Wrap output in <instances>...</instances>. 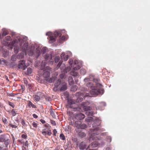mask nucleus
Returning a JSON list of instances; mask_svg holds the SVG:
<instances>
[{
	"instance_id": "1",
	"label": "nucleus",
	"mask_w": 150,
	"mask_h": 150,
	"mask_svg": "<svg viewBox=\"0 0 150 150\" xmlns=\"http://www.w3.org/2000/svg\"><path fill=\"white\" fill-rule=\"evenodd\" d=\"M100 120L97 118L96 119L92 125L93 128L90 129L89 131V140L94 141L89 145L91 148L96 147L100 144L98 140L100 139V137L97 136L99 134V132L104 130L103 129H101L100 127Z\"/></svg>"
},
{
	"instance_id": "2",
	"label": "nucleus",
	"mask_w": 150,
	"mask_h": 150,
	"mask_svg": "<svg viewBox=\"0 0 150 150\" xmlns=\"http://www.w3.org/2000/svg\"><path fill=\"white\" fill-rule=\"evenodd\" d=\"M86 86L88 87H90L91 89L89 94L92 96H96L100 94H103L104 93V90L103 88H97L92 82H89L87 83Z\"/></svg>"
},
{
	"instance_id": "3",
	"label": "nucleus",
	"mask_w": 150,
	"mask_h": 150,
	"mask_svg": "<svg viewBox=\"0 0 150 150\" xmlns=\"http://www.w3.org/2000/svg\"><path fill=\"white\" fill-rule=\"evenodd\" d=\"M81 91L78 92L76 93V96H78L76 100V102L77 103L81 102L83 100V98L85 99L87 98V99L88 98L92 97L89 93L85 92L87 90L86 88L82 87L81 88Z\"/></svg>"
},
{
	"instance_id": "4",
	"label": "nucleus",
	"mask_w": 150,
	"mask_h": 150,
	"mask_svg": "<svg viewBox=\"0 0 150 150\" xmlns=\"http://www.w3.org/2000/svg\"><path fill=\"white\" fill-rule=\"evenodd\" d=\"M11 35L14 38V41L15 43L18 44L21 47L23 50H27L28 48V45L27 43H25L23 46L22 45L23 43H24V41L22 40L21 37L19 35H16L15 33L13 32L11 33Z\"/></svg>"
},
{
	"instance_id": "5",
	"label": "nucleus",
	"mask_w": 150,
	"mask_h": 150,
	"mask_svg": "<svg viewBox=\"0 0 150 150\" xmlns=\"http://www.w3.org/2000/svg\"><path fill=\"white\" fill-rule=\"evenodd\" d=\"M51 71L52 69L49 67H46L43 70L42 76L44 78H45L46 81H47L48 79L50 74V72Z\"/></svg>"
},
{
	"instance_id": "6",
	"label": "nucleus",
	"mask_w": 150,
	"mask_h": 150,
	"mask_svg": "<svg viewBox=\"0 0 150 150\" xmlns=\"http://www.w3.org/2000/svg\"><path fill=\"white\" fill-rule=\"evenodd\" d=\"M25 61L24 60H20L19 61L18 65V67L19 69H22L25 70L27 67L25 64Z\"/></svg>"
},
{
	"instance_id": "7",
	"label": "nucleus",
	"mask_w": 150,
	"mask_h": 150,
	"mask_svg": "<svg viewBox=\"0 0 150 150\" xmlns=\"http://www.w3.org/2000/svg\"><path fill=\"white\" fill-rule=\"evenodd\" d=\"M81 66L78 65L76 67H74L73 68V71L71 72V75L74 77H76L79 76L78 73L75 71L78 70L80 69Z\"/></svg>"
},
{
	"instance_id": "8",
	"label": "nucleus",
	"mask_w": 150,
	"mask_h": 150,
	"mask_svg": "<svg viewBox=\"0 0 150 150\" xmlns=\"http://www.w3.org/2000/svg\"><path fill=\"white\" fill-rule=\"evenodd\" d=\"M89 146H87L85 142H82L80 143L79 145V149L80 150H83L85 149H88Z\"/></svg>"
},
{
	"instance_id": "9",
	"label": "nucleus",
	"mask_w": 150,
	"mask_h": 150,
	"mask_svg": "<svg viewBox=\"0 0 150 150\" xmlns=\"http://www.w3.org/2000/svg\"><path fill=\"white\" fill-rule=\"evenodd\" d=\"M74 117L76 119L82 120L85 117V115L81 113H76L74 115Z\"/></svg>"
},
{
	"instance_id": "10",
	"label": "nucleus",
	"mask_w": 150,
	"mask_h": 150,
	"mask_svg": "<svg viewBox=\"0 0 150 150\" xmlns=\"http://www.w3.org/2000/svg\"><path fill=\"white\" fill-rule=\"evenodd\" d=\"M23 56L21 54H19L17 57L15 54H13L11 57V60L13 62H15L17 58L21 59L23 58Z\"/></svg>"
},
{
	"instance_id": "11",
	"label": "nucleus",
	"mask_w": 150,
	"mask_h": 150,
	"mask_svg": "<svg viewBox=\"0 0 150 150\" xmlns=\"http://www.w3.org/2000/svg\"><path fill=\"white\" fill-rule=\"evenodd\" d=\"M51 33L50 32H48L46 33V35L49 36V38L50 40L49 42L50 43H52L55 42L56 40L55 38L53 36L51 35Z\"/></svg>"
},
{
	"instance_id": "12",
	"label": "nucleus",
	"mask_w": 150,
	"mask_h": 150,
	"mask_svg": "<svg viewBox=\"0 0 150 150\" xmlns=\"http://www.w3.org/2000/svg\"><path fill=\"white\" fill-rule=\"evenodd\" d=\"M93 82L95 83L94 85L97 88L100 89V88H102V85L99 83V80L97 79H93Z\"/></svg>"
},
{
	"instance_id": "13",
	"label": "nucleus",
	"mask_w": 150,
	"mask_h": 150,
	"mask_svg": "<svg viewBox=\"0 0 150 150\" xmlns=\"http://www.w3.org/2000/svg\"><path fill=\"white\" fill-rule=\"evenodd\" d=\"M81 105L83 107V109L85 111L88 112L91 109V108L90 106H86V104L85 102H83L81 104Z\"/></svg>"
},
{
	"instance_id": "14",
	"label": "nucleus",
	"mask_w": 150,
	"mask_h": 150,
	"mask_svg": "<svg viewBox=\"0 0 150 150\" xmlns=\"http://www.w3.org/2000/svg\"><path fill=\"white\" fill-rule=\"evenodd\" d=\"M59 88V90L61 91H63L66 90L67 89L66 83L65 82H63Z\"/></svg>"
},
{
	"instance_id": "15",
	"label": "nucleus",
	"mask_w": 150,
	"mask_h": 150,
	"mask_svg": "<svg viewBox=\"0 0 150 150\" xmlns=\"http://www.w3.org/2000/svg\"><path fill=\"white\" fill-rule=\"evenodd\" d=\"M42 133L44 136H46L47 135L48 136H50L52 134L51 130L49 129L47 130H45V129L43 130L42 131Z\"/></svg>"
},
{
	"instance_id": "16",
	"label": "nucleus",
	"mask_w": 150,
	"mask_h": 150,
	"mask_svg": "<svg viewBox=\"0 0 150 150\" xmlns=\"http://www.w3.org/2000/svg\"><path fill=\"white\" fill-rule=\"evenodd\" d=\"M63 82L61 79H59L55 82L54 86L56 87H59V88Z\"/></svg>"
},
{
	"instance_id": "17",
	"label": "nucleus",
	"mask_w": 150,
	"mask_h": 150,
	"mask_svg": "<svg viewBox=\"0 0 150 150\" xmlns=\"http://www.w3.org/2000/svg\"><path fill=\"white\" fill-rule=\"evenodd\" d=\"M65 32V30H62L60 31H56L54 32V34L55 37H57L58 36L60 37L62 35L61 32H62V33H64Z\"/></svg>"
},
{
	"instance_id": "18",
	"label": "nucleus",
	"mask_w": 150,
	"mask_h": 150,
	"mask_svg": "<svg viewBox=\"0 0 150 150\" xmlns=\"http://www.w3.org/2000/svg\"><path fill=\"white\" fill-rule=\"evenodd\" d=\"M52 58V55L50 53L46 54L44 57L46 61L50 60Z\"/></svg>"
},
{
	"instance_id": "19",
	"label": "nucleus",
	"mask_w": 150,
	"mask_h": 150,
	"mask_svg": "<svg viewBox=\"0 0 150 150\" xmlns=\"http://www.w3.org/2000/svg\"><path fill=\"white\" fill-rule=\"evenodd\" d=\"M68 81L70 85H71L74 84V81L72 76H70L69 77Z\"/></svg>"
},
{
	"instance_id": "20",
	"label": "nucleus",
	"mask_w": 150,
	"mask_h": 150,
	"mask_svg": "<svg viewBox=\"0 0 150 150\" xmlns=\"http://www.w3.org/2000/svg\"><path fill=\"white\" fill-rule=\"evenodd\" d=\"M75 127H76L79 129V128L81 125V122L79 121H76L75 122Z\"/></svg>"
},
{
	"instance_id": "21",
	"label": "nucleus",
	"mask_w": 150,
	"mask_h": 150,
	"mask_svg": "<svg viewBox=\"0 0 150 150\" xmlns=\"http://www.w3.org/2000/svg\"><path fill=\"white\" fill-rule=\"evenodd\" d=\"M28 106L30 108L31 106L33 108H36V105L33 104L32 102L30 100L28 101Z\"/></svg>"
},
{
	"instance_id": "22",
	"label": "nucleus",
	"mask_w": 150,
	"mask_h": 150,
	"mask_svg": "<svg viewBox=\"0 0 150 150\" xmlns=\"http://www.w3.org/2000/svg\"><path fill=\"white\" fill-rule=\"evenodd\" d=\"M56 78L54 77H52L51 78L49 79L48 78V79L47 81L48 82L50 83H51L54 82Z\"/></svg>"
},
{
	"instance_id": "23",
	"label": "nucleus",
	"mask_w": 150,
	"mask_h": 150,
	"mask_svg": "<svg viewBox=\"0 0 150 150\" xmlns=\"http://www.w3.org/2000/svg\"><path fill=\"white\" fill-rule=\"evenodd\" d=\"M72 67H71V66L69 67H66L65 69L63 71L64 73L67 74V72L70 71Z\"/></svg>"
},
{
	"instance_id": "24",
	"label": "nucleus",
	"mask_w": 150,
	"mask_h": 150,
	"mask_svg": "<svg viewBox=\"0 0 150 150\" xmlns=\"http://www.w3.org/2000/svg\"><path fill=\"white\" fill-rule=\"evenodd\" d=\"M78 135L79 137L82 138L86 136L85 133L82 132H79L78 134Z\"/></svg>"
},
{
	"instance_id": "25",
	"label": "nucleus",
	"mask_w": 150,
	"mask_h": 150,
	"mask_svg": "<svg viewBox=\"0 0 150 150\" xmlns=\"http://www.w3.org/2000/svg\"><path fill=\"white\" fill-rule=\"evenodd\" d=\"M87 127V125L85 124H83L80 125L79 128V129H85Z\"/></svg>"
},
{
	"instance_id": "26",
	"label": "nucleus",
	"mask_w": 150,
	"mask_h": 150,
	"mask_svg": "<svg viewBox=\"0 0 150 150\" xmlns=\"http://www.w3.org/2000/svg\"><path fill=\"white\" fill-rule=\"evenodd\" d=\"M68 103L70 105V107H72L71 105L75 104V101L72 99H71L68 100Z\"/></svg>"
},
{
	"instance_id": "27",
	"label": "nucleus",
	"mask_w": 150,
	"mask_h": 150,
	"mask_svg": "<svg viewBox=\"0 0 150 150\" xmlns=\"http://www.w3.org/2000/svg\"><path fill=\"white\" fill-rule=\"evenodd\" d=\"M73 111H78L81 112V111L82 110L81 108L79 107L73 108Z\"/></svg>"
},
{
	"instance_id": "28",
	"label": "nucleus",
	"mask_w": 150,
	"mask_h": 150,
	"mask_svg": "<svg viewBox=\"0 0 150 150\" xmlns=\"http://www.w3.org/2000/svg\"><path fill=\"white\" fill-rule=\"evenodd\" d=\"M66 73H64L63 71L62 72V74L59 75L60 78L62 79L66 77Z\"/></svg>"
},
{
	"instance_id": "29",
	"label": "nucleus",
	"mask_w": 150,
	"mask_h": 150,
	"mask_svg": "<svg viewBox=\"0 0 150 150\" xmlns=\"http://www.w3.org/2000/svg\"><path fill=\"white\" fill-rule=\"evenodd\" d=\"M39 96H36L35 95H33V97L37 101H39L40 99V97H39Z\"/></svg>"
},
{
	"instance_id": "30",
	"label": "nucleus",
	"mask_w": 150,
	"mask_h": 150,
	"mask_svg": "<svg viewBox=\"0 0 150 150\" xmlns=\"http://www.w3.org/2000/svg\"><path fill=\"white\" fill-rule=\"evenodd\" d=\"M27 74H30L32 73L33 71V70L32 69H31V68L29 67L27 68Z\"/></svg>"
},
{
	"instance_id": "31",
	"label": "nucleus",
	"mask_w": 150,
	"mask_h": 150,
	"mask_svg": "<svg viewBox=\"0 0 150 150\" xmlns=\"http://www.w3.org/2000/svg\"><path fill=\"white\" fill-rule=\"evenodd\" d=\"M60 57L59 56H56L54 58V62L55 63H57L60 61Z\"/></svg>"
},
{
	"instance_id": "32",
	"label": "nucleus",
	"mask_w": 150,
	"mask_h": 150,
	"mask_svg": "<svg viewBox=\"0 0 150 150\" xmlns=\"http://www.w3.org/2000/svg\"><path fill=\"white\" fill-rule=\"evenodd\" d=\"M36 53L37 54V57H38L40 54V50L39 48H36Z\"/></svg>"
},
{
	"instance_id": "33",
	"label": "nucleus",
	"mask_w": 150,
	"mask_h": 150,
	"mask_svg": "<svg viewBox=\"0 0 150 150\" xmlns=\"http://www.w3.org/2000/svg\"><path fill=\"white\" fill-rule=\"evenodd\" d=\"M59 137L60 139H61L63 140H64L66 139V138L64 135L62 133L60 134Z\"/></svg>"
},
{
	"instance_id": "34",
	"label": "nucleus",
	"mask_w": 150,
	"mask_h": 150,
	"mask_svg": "<svg viewBox=\"0 0 150 150\" xmlns=\"http://www.w3.org/2000/svg\"><path fill=\"white\" fill-rule=\"evenodd\" d=\"M47 50V48L46 47H43L41 50V52L43 54H44L46 52Z\"/></svg>"
},
{
	"instance_id": "35",
	"label": "nucleus",
	"mask_w": 150,
	"mask_h": 150,
	"mask_svg": "<svg viewBox=\"0 0 150 150\" xmlns=\"http://www.w3.org/2000/svg\"><path fill=\"white\" fill-rule=\"evenodd\" d=\"M19 48L18 47H15L14 48V52L16 54H17L18 52Z\"/></svg>"
},
{
	"instance_id": "36",
	"label": "nucleus",
	"mask_w": 150,
	"mask_h": 150,
	"mask_svg": "<svg viewBox=\"0 0 150 150\" xmlns=\"http://www.w3.org/2000/svg\"><path fill=\"white\" fill-rule=\"evenodd\" d=\"M80 73L83 75H84L86 73V70L84 69H81L80 71Z\"/></svg>"
},
{
	"instance_id": "37",
	"label": "nucleus",
	"mask_w": 150,
	"mask_h": 150,
	"mask_svg": "<svg viewBox=\"0 0 150 150\" xmlns=\"http://www.w3.org/2000/svg\"><path fill=\"white\" fill-rule=\"evenodd\" d=\"M86 113H87L88 115L89 116H92L94 114V112L93 111H89L87 112Z\"/></svg>"
},
{
	"instance_id": "38",
	"label": "nucleus",
	"mask_w": 150,
	"mask_h": 150,
	"mask_svg": "<svg viewBox=\"0 0 150 150\" xmlns=\"http://www.w3.org/2000/svg\"><path fill=\"white\" fill-rule=\"evenodd\" d=\"M45 99L48 101H50L52 100V99L51 98L48 96H46L45 97Z\"/></svg>"
},
{
	"instance_id": "39",
	"label": "nucleus",
	"mask_w": 150,
	"mask_h": 150,
	"mask_svg": "<svg viewBox=\"0 0 150 150\" xmlns=\"http://www.w3.org/2000/svg\"><path fill=\"white\" fill-rule=\"evenodd\" d=\"M68 63L70 64V66H71V67H72V64L73 63V59L71 58L68 61Z\"/></svg>"
},
{
	"instance_id": "40",
	"label": "nucleus",
	"mask_w": 150,
	"mask_h": 150,
	"mask_svg": "<svg viewBox=\"0 0 150 150\" xmlns=\"http://www.w3.org/2000/svg\"><path fill=\"white\" fill-rule=\"evenodd\" d=\"M62 60H60V61L59 62L58 64L57 65V69H58L60 67V66L62 64Z\"/></svg>"
},
{
	"instance_id": "41",
	"label": "nucleus",
	"mask_w": 150,
	"mask_h": 150,
	"mask_svg": "<svg viewBox=\"0 0 150 150\" xmlns=\"http://www.w3.org/2000/svg\"><path fill=\"white\" fill-rule=\"evenodd\" d=\"M21 123L23 127V126L24 127L26 126V125L25 123V121L23 119H22L21 120Z\"/></svg>"
},
{
	"instance_id": "42",
	"label": "nucleus",
	"mask_w": 150,
	"mask_h": 150,
	"mask_svg": "<svg viewBox=\"0 0 150 150\" xmlns=\"http://www.w3.org/2000/svg\"><path fill=\"white\" fill-rule=\"evenodd\" d=\"M50 115L52 116L53 118L55 117V115L53 111L52 110H51L50 112Z\"/></svg>"
},
{
	"instance_id": "43",
	"label": "nucleus",
	"mask_w": 150,
	"mask_h": 150,
	"mask_svg": "<svg viewBox=\"0 0 150 150\" xmlns=\"http://www.w3.org/2000/svg\"><path fill=\"white\" fill-rule=\"evenodd\" d=\"M107 141L110 142H111L112 140L111 137L110 136H107L106 137Z\"/></svg>"
},
{
	"instance_id": "44",
	"label": "nucleus",
	"mask_w": 150,
	"mask_h": 150,
	"mask_svg": "<svg viewBox=\"0 0 150 150\" xmlns=\"http://www.w3.org/2000/svg\"><path fill=\"white\" fill-rule=\"evenodd\" d=\"M11 114L13 116H14L16 115V113L15 111L14 110V109H13L11 111Z\"/></svg>"
},
{
	"instance_id": "45",
	"label": "nucleus",
	"mask_w": 150,
	"mask_h": 150,
	"mask_svg": "<svg viewBox=\"0 0 150 150\" xmlns=\"http://www.w3.org/2000/svg\"><path fill=\"white\" fill-rule=\"evenodd\" d=\"M8 105L13 108H14L15 106L13 103L11 102H8Z\"/></svg>"
},
{
	"instance_id": "46",
	"label": "nucleus",
	"mask_w": 150,
	"mask_h": 150,
	"mask_svg": "<svg viewBox=\"0 0 150 150\" xmlns=\"http://www.w3.org/2000/svg\"><path fill=\"white\" fill-rule=\"evenodd\" d=\"M90 79L89 78H86L84 79V81L85 82L88 83L89 82H90Z\"/></svg>"
},
{
	"instance_id": "47",
	"label": "nucleus",
	"mask_w": 150,
	"mask_h": 150,
	"mask_svg": "<svg viewBox=\"0 0 150 150\" xmlns=\"http://www.w3.org/2000/svg\"><path fill=\"white\" fill-rule=\"evenodd\" d=\"M15 65V63L14 62H11L10 64V66L12 68L14 67Z\"/></svg>"
},
{
	"instance_id": "48",
	"label": "nucleus",
	"mask_w": 150,
	"mask_h": 150,
	"mask_svg": "<svg viewBox=\"0 0 150 150\" xmlns=\"http://www.w3.org/2000/svg\"><path fill=\"white\" fill-rule=\"evenodd\" d=\"M5 39L7 41H10L11 39V37L9 36H6L5 38Z\"/></svg>"
},
{
	"instance_id": "49",
	"label": "nucleus",
	"mask_w": 150,
	"mask_h": 150,
	"mask_svg": "<svg viewBox=\"0 0 150 150\" xmlns=\"http://www.w3.org/2000/svg\"><path fill=\"white\" fill-rule=\"evenodd\" d=\"M5 139H4V137L3 135L0 136V141L4 142L5 141Z\"/></svg>"
},
{
	"instance_id": "50",
	"label": "nucleus",
	"mask_w": 150,
	"mask_h": 150,
	"mask_svg": "<svg viewBox=\"0 0 150 150\" xmlns=\"http://www.w3.org/2000/svg\"><path fill=\"white\" fill-rule=\"evenodd\" d=\"M69 57V55H66L64 57V58H63L62 59H64V61H66L68 59Z\"/></svg>"
},
{
	"instance_id": "51",
	"label": "nucleus",
	"mask_w": 150,
	"mask_h": 150,
	"mask_svg": "<svg viewBox=\"0 0 150 150\" xmlns=\"http://www.w3.org/2000/svg\"><path fill=\"white\" fill-rule=\"evenodd\" d=\"M36 96H39V97L41 98L42 94L40 92H38L36 93V94H35Z\"/></svg>"
},
{
	"instance_id": "52",
	"label": "nucleus",
	"mask_w": 150,
	"mask_h": 150,
	"mask_svg": "<svg viewBox=\"0 0 150 150\" xmlns=\"http://www.w3.org/2000/svg\"><path fill=\"white\" fill-rule=\"evenodd\" d=\"M32 125L34 127H37V124L35 122H33L32 123Z\"/></svg>"
},
{
	"instance_id": "53",
	"label": "nucleus",
	"mask_w": 150,
	"mask_h": 150,
	"mask_svg": "<svg viewBox=\"0 0 150 150\" xmlns=\"http://www.w3.org/2000/svg\"><path fill=\"white\" fill-rule=\"evenodd\" d=\"M8 49L10 50H12L13 47V45H8Z\"/></svg>"
},
{
	"instance_id": "54",
	"label": "nucleus",
	"mask_w": 150,
	"mask_h": 150,
	"mask_svg": "<svg viewBox=\"0 0 150 150\" xmlns=\"http://www.w3.org/2000/svg\"><path fill=\"white\" fill-rule=\"evenodd\" d=\"M65 56V54L64 53H62L60 55L61 58L62 59H63V58H64V57Z\"/></svg>"
},
{
	"instance_id": "55",
	"label": "nucleus",
	"mask_w": 150,
	"mask_h": 150,
	"mask_svg": "<svg viewBox=\"0 0 150 150\" xmlns=\"http://www.w3.org/2000/svg\"><path fill=\"white\" fill-rule=\"evenodd\" d=\"M69 124L70 125H71L72 126H73L74 127H75V122H74V121H71L69 122Z\"/></svg>"
},
{
	"instance_id": "56",
	"label": "nucleus",
	"mask_w": 150,
	"mask_h": 150,
	"mask_svg": "<svg viewBox=\"0 0 150 150\" xmlns=\"http://www.w3.org/2000/svg\"><path fill=\"white\" fill-rule=\"evenodd\" d=\"M8 32L6 31H3V34H2V35L3 36H6V35H8Z\"/></svg>"
},
{
	"instance_id": "57",
	"label": "nucleus",
	"mask_w": 150,
	"mask_h": 150,
	"mask_svg": "<svg viewBox=\"0 0 150 150\" xmlns=\"http://www.w3.org/2000/svg\"><path fill=\"white\" fill-rule=\"evenodd\" d=\"M43 63L44 62L43 61H42V62L41 64V66L42 67V68H41L42 69H43V68L45 67V63H44V64L43 65Z\"/></svg>"
},
{
	"instance_id": "58",
	"label": "nucleus",
	"mask_w": 150,
	"mask_h": 150,
	"mask_svg": "<svg viewBox=\"0 0 150 150\" xmlns=\"http://www.w3.org/2000/svg\"><path fill=\"white\" fill-rule=\"evenodd\" d=\"M51 124L53 125H56V122L52 120H51Z\"/></svg>"
},
{
	"instance_id": "59",
	"label": "nucleus",
	"mask_w": 150,
	"mask_h": 150,
	"mask_svg": "<svg viewBox=\"0 0 150 150\" xmlns=\"http://www.w3.org/2000/svg\"><path fill=\"white\" fill-rule=\"evenodd\" d=\"M57 131L55 129H54L53 130V135L54 136H56V134L57 133Z\"/></svg>"
},
{
	"instance_id": "60",
	"label": "nucleus",
	"mask_w": 150,
	"mask_h": 150,
	"mask_svg": "<svg viewBox=\"0 0 150 150\" xmlns=\"http://www.w3.org/2000/svg\"><path fill=\"white\" fill-rule=\"evenodd\" d=\"M21 137L23 138L26 139L27 138V136L26 134H23L21 136Z\"/></svg>"
},
{
	"instance_id": "61",
	"label": "nucleus",
	"mask_w": 150,
	"mask_h": 150,
	"mask_svg": "<svg viewBox=\"0 0 150 150\" xmlns=\"http://www.w3.org/2000/svg\"><path fill=\"white\" fill-rule=\"evenodd\" d=\"M3 122L4 123L7 124L8 123V121L5 118L4 119H3Z\"/></svg>"
},
{
	"instance_id": "62",
	"label": "nucleus",
	"mask_w": 150,
	"mask_h": 150,
	"mask_svg": "<svg viewBox=\"0 0 150 150\" xmlns=\"http://www.w3.org/2000/svg\"><path fill=\"white\" fill-rule=\"evenodd\" d=\"M10 126V127H11L12 128H16L17 127V126H16V125H12V124H11Z\"/></svg>"
},
{
	"instance_id": "63",
	"label": "nucleus",
	"mask_w": 150,
	"mask_h": 150,
	"mask_svg": "<svg viewBox=\"0 0 150 150\" xmlns=\"http://www.w3.org/2000/svg\"><path fill=\"white\" fill-rule=\"evenodd\" d=\"M66 37L65 36L63 35L61 38L60 39L62 40H65L66 39Z\"/></svg>"
},
{
	"instance_id": "64",
	"label": "nucleus",
	"mask_w": 150,
	"mask_h": 150,
	"mask_svg": "<svg viewBox=\"0 0 150 150\" xmlns=\"http://www.w3.org/2000/svg\"><path fill=\"white\" fill-rule=\"evenodd\" d=\"M33 117L34 118H37L38 117V116L35 114H34L33 115Z\"/></svg>"
}]
</instances>
